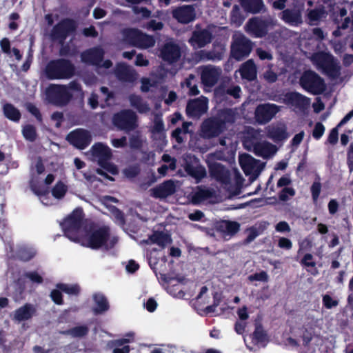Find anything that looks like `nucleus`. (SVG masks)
Segmentation results:
<instances>
[{
  "label": "nucleus",
  "instance_id": "58",
  "mask_svg": "<svg viewBox=\"0 0 353 353\" xmlns=\"http://www.w3.org/2000/svg\"><path fill=\"white\" fill-rule=\"evenodd\" d=\"M194 79V77L190 75L188 79L185 81V85L190 89V94L192 95H196L199 93V91L195 85H192V80Z\"/></svg>",
  "mask_w": 353,
  "mask_h": 353
},
{
  "label": "nucleus",
  "instance_id": "26",
  "mask_svg": "<svg viewBox=\"0 0 353 353\" xmlns=\"http://www.w3.org/2000/svg\"><path fill=\"white\" fill-rule=\"evenodd\" d=\"M176 185L172 181H167L151 190V194L156 198H165L175 192Z\"/></svg>",
  "mask_w": 353,
  "mask_h": 353
},
{
  "label": "nucleus",
  "instance_id": "12",
  "mask_svg": "<svg viewBox=\"0 0 353 353\" xmlns=\"http://www.w3.org/2000/svg\"><path fill=\"white\" fill-rule=\"evenodd\" d=\"M67 140L75 148L84 149L90 143L91 135L88 130L79 128L70 132Z\"/></svg>",
  "mask_w": 353,
  "mask_h": 353
},
{
  "label": "nucleus",
  "instance_id": "55",
  "mask_svg": "<svg viewBox=\"0 0 353 353\" xmlns=\"http://www.w3.org/2000/svg\"><path fill=\"white\" fill-rule=\"evenodd\" d=\"M295 194V191L292 188H285L279 194V199L282 201H286L289 196H292Z\"/></svg>",
  "mask_w": 353,
  "mask_h": 353
},
{
  "label": "nucleus",
  "instance_id": "34",
  "mask_svg": "<svg viewBox=\"0 0 353 353\" xmlns=\"http://www.w3.org/2000/svg\"><path fill=\"white\" fill-rule=\"evenodd\" d=\"M149 241L152 243H156L158 245L164 248L168 244L171 243L172 239L170 236L163 232H156L150 236Z\"/></svg>",
  "mask_w": 353,
  "mask_h": 353
},
{
  "label": "nucleus",
  "instance_id": "64",
  "mask_svg": "<svg viewBox=\"0 0 353 353\" xmlns=\"http://www.w3.org/2000/svg\"><path fill=\"white\" fill-rule=\"evenodd\" d=\"M263 77L267 81H268L270 83L275 82L277 79L276 74L275 72H274L273 71H272L271 70H267L263 74Z\"/></svg>",
  "mask_w": 353,
  "mask_h": 353
},
{
  "label": "nucleus",
  "instance_id": "16",
  "mask_svg": "<svg viewBox=\"0 0 353 353\" xmlns=\"http://www.w3.org/2000/svg\"><path fill=\"white\" fill-rule=\"evenodd\" d=\"M214 157L215 154H210L207 159L210 175L216 180L225 183L228 181V171L219 163L212 162Z\"/></svg>",
  "mask_w": 353,
  "mask_h": 353
},
{
  "label": "nucleus",
  "instance_id": "20",
  "mask_svg": "<svg viewBox=\"0 0 353 353\" xmlns=\"http://www.w3.org/2000/svg\"><path fill=\"white\" fill-rule=\"evenodd\" d=\"M221 74V70L212 65H208L203 68L201 72L202 82L205 86L211 88L217 81Z\"/></svg>",
  "mask_w": 353,
  "mask_h": 353
},
{
  "label": "nucleus",
  "instance_id": "48",
  "mask_svg": "<svg viewBox=\"0 0 353 353\" xmlns=\"http://www.w3.org/2000/svg\"><path fill=\"white\" fill-rule=\"evenodd\" d=\"M23 137L29 141H34L36 138L35 128L30 125H27L23 128Z\"/></svg>",
  "mask_w": 353,
  "mask_h": 353
},
{
  "label": "nucleus",
  "instance_id": "37",
  "mask_svg": "<svg viewBox=\"0 0 353 353\" xmlns=\"http://www.w3.org/2000/svg\"><path fill=\"white\" fill-rule=\"evenodd\" d=\"M130 105L136 108L139 113H147L150 111L149 105L139 97L131 95L129 97Z\"/></svg>",
  "mask_w": 353,
  "mask_h": 353
},
{
  "label": "nucleus",
  "instance_id": "21",
  "mask_svg": "<svg viewBox=\"0 0 353 353\" xmlns=\"http://www.w3.org/2000/svg\"><path fill=\"white\" fill-rule=\"evenodd\" d=\"M115 75L121 81L133 82L137 79V74L130 66L119 63L115 69Z\"/></svg>",
  "mask_w": 353,
  "mask_h": 353
},
{
  "label": "nucleus",
  "instance_id": "31",
  "mask_svg": "<svg viewBox=\"0 0 353 353\" xmlns=\"http://www.w3.org/2000/svg\"><path fill=\"white\" fill-rule=\"evenodd\" d=\"M239 72L241 74L242 79L248 81L254 80L256 77V68L252 60H248L244 63Z\"/></svg>",
  "mask_w": 353,
  "mask_h": 353
},
{
  "label": "nucleus",
  "instance_id": "59",
  "mask_svg": "<svg viewBox=\"0 0 353 353\" xmlns=\"http://www.w3.org/2000/svg\"><path fill=\"white\" fill-rule=\"evenodd\" d=\"M278 246L282 249L290 250L292 248V243L287 238L281 237L278 241Z\"/></svg>",
  "mask_w": 353,
  "mask_h": 353
},
{
  "label": "nucleus",
  "instance_id": "2",
  "mask_svg": "<svg viewBox=\"0 0 353 353\" xmlns=\"http://www.w3.org/2000/svg\"><path fill=\"white\" fill-rule=\"evenodd\" d=\"M44 170L42 160L37 159L31 170L30 188L33 192L38 196L41 202L48 205L52 203L50 199L48 185L54 181V176L53 174H49L44 181L41 180L39 176L44 172Z\"/></svg>",
  "mask_w": 353,
  "mask_h": 353
},
{
  "label": "nucleus",
  "instance_id": "23",
  "mask_svg": "<svg viewBox=\"0 0 353 353\" xmlns=\"http://www.w3.org/2000/svg\"><path fill=\"white\" fill-rule=\"evenodd\" d=\"M212 34L208 30H196L190 39L191 45L195 48H202L211 41Z\"/></svg>",
  "mask_w": 353,
  "mask_h": 353
},
{
  "label": "nucleus",
  "instance_id": "60",
  "mask_svg": "<svg viewBox=\"0 0 353 353\" xmlns=\"http://www.w3.org/2000/svg\"><path fill=\"white\" fill-rule=\"evenodd\" d=\"M154 85V82L148 78H143L141 79V89L143 92H147L150 90V88Z\"/></svg>",
  "mask_w": 353,
  "mask_h": 353
},
{
  "label": "nucleus",
  "instance_id": "39",
  "mask_svg": "<svg viewBox=\"0 0 353 353\" xmlns=\"http://www.w3.org/2000/svg\"><path fill=\"white\" fill-rule=\"evenodd\" d=\"M326 17V12L322 9L311 10L307 13L309 23L312 26L318 24L323 19Z\"/></svg>",
  "mask_w": 353,
  "mask_h": 353
},
{
  "label": "nucleus",
  "instance_id": "7",
  "mask_svg": "<svg viewBox=\"0 0 353 353\" xmlns=\"http://www.w3.org/2000/svg\"><path fill=\"white\" fill-rule=\"evenodd\" d=\"M46 72L50 79H68L72 76L74 68L69 61L60 59L50 62Z\"/></svg>",
  "mask_w": 353,
  "mask_h": 353
},
{
  "label": "nucleus",
  "instance_id": "5",
  "mask_svg": "<svg viewBox=\"0 0 353 353\" xmlns=\"http://www.w3.org/2000/svg\"><path fill=\"white\" fill-rule=\"evenodd\" d=\"M313 64L323 72L335 77L339 74L340 67L333 57L329 53L317 52L311 57Z\"/></svg>",
  "mask_w": 353,
  "mask_h": 353
},
{
  "label": "nucleus",
  "instance_id": "44",
  "mask_svg": "<svg viewBox=\"0 0 353 353\" xmlns=\"http://www.w3.org/2000/svg\"><path fill=\"white\" fill-rule=\"evenodd\" d=\"M221 228L227 234L233 235L239 231L240 225L236 221H223Z\"/></svg>",
  "mask_w": 353,
  "mask_h": 353
},
{
  "label": "nucleus",
  "instance_id": "6",
  "mask_svg": "<svg viewBox=\"0 0 353 353\" xmlns=\"http://www.w3.org/2000/svg\"><path fill=\"white\" fill-rule=\"evenodd\" d=\"M123 36L127 43L141 49L153 47L156 42L152 36L144 34L137 29L124 30Z\"/></svg>",
  "mask_w": 353,
  "mask_h": 353
},
{
  "label": "nucleus",
  "instance_id": "57",
  "mask_svg": "<svg viewBox=\"0 0 353 353\" xmlns=\"http://www.w3.org/2000/svg\"><path fill=\"white\" fill-rule=\"evenodd\" d=\"M88 332L85 326H78L70 330V334L73 336H82Z\"/></svg>",
  "mask_w": 353,
  "mask_h": 353
},
{
  "label": "nucleus",
  "instance_id": "61",
  "mask_svg": "<svg viewBox=\"0 0 353 353\" xmlns=\"http://www.w3.org/2000/svg\"><path fill=\"white\" fill-rule=\"evenodd\" d=\"M321 186L320 183L315 182L312 184L311 188V192L312 198L314 201H316L321 192Z\"/></svg>",
  "mask_w": 353,
  "mask_h": 353
},
{
  "label": "nucleus",
  "instance_id": "63",
  "mask_svg": "<svg viewBox=\"0 0 353 353\" xmlns=\"http://www.w3.org/2000/svg\"><path fill=\"white\" fill-rule=\"evenodd\" d=\"M133 11L136 14L140 15L143 17H148L150 16V12L143 7L134 6L133 8Z\"/></svg>",
  "mask_w": 353,
  "mask_h": 353
},
{
  "label": "nucleus",
  "instance_id": "17",
  "mask_svg": "<svg viewBox=\"0 0 353 353\" xmlns=\"http://www.w3.org/2000/svg\"><path fill=\"white\" fill-rule=\"evenodd\" d=\"M223 128V123L219 119H208L202 125L201 134L205 138H210L219 135Z\"/></svg>",
  "mask_w": 353,
  "mask_h": 353
},
{
  "label": "nucleus",
  "instance_id": "15",
  "mask_svg": "<svg viewBox=\"0 0 353 353\" xmlns=\"http://www.w3.org/2000/svg\"><path fill=\"white\" fill-rule=\"evenodd\" d=\"M208 101L204 97L190 101L186 108L187 114L191 117H199L208 110Z\"/></svg>",
  "mask_w": 353,
  "mask_h": 353
},
{
  "label": "nucleus",
  "instance_id": "47",
  "mask_svg": "<svg viewBox=\"0 0 353 353\" xmlns=\"http://www.w3.org/2000/svg\"><path fill=\"white\" fill-rule=\"evenodd\" d=\"M191 124L192 123L190 122H185L183 124L182 128H177L172 132V137L176 139L179 143L183 141V139L181 137L180 134L182 132L187 133L188 132V128Z\"/></svg>",
  "mask_w": 353,
  "mask_h": 353
},
{
  "label": "nucleus",
  "instance_id": "43",
  "mask_svg": "<svg viewBox=\"0 0 353 353\" xmlns=\"http://www.w3.org/2000/svg\"><path fill=\"white\" fill-rule=\"evenodd\" d=\"M145 138L139 132L132 134L130 137V146L132 148L140 149L145 143Z\"/></svg>",
  "mask_w": 353,
  "mask_h": 353
},
{
  "label": "nucleus",
  "instance_id": "53",
  "mask_svg": "<svg viewBox=\"0 0 353 353\" xmlns=\"http://www.w3.org/2000/svg\"><path fill=\"white\" fill-rule=\"evenodd\" d=\"M211 192L209 190H199L195 193L194 196V199L195 201L199 202L208 198Z\"/></svg>",
  "mask_w": 353,
  "mask_h": 353
},
{
  "label": "nucleus",
  "instance_id": "14",
  "mask_svg": "<svg viewBox=\"0 0 353 353\" xmlns=\"http://www.w3.org/2000/svg\"><path fill=\"white\" fill-rule=\"evenodd\" d=\"M160 57L169 63L176 61L181 57V50L179 46L169 41L166 42L160 50Z\"/></svg>",
  "mask_w": 353,
  "mask_h": 353
},
{
  "label": "nucleus",
  "instance_id": "19",
  "mask_svg": "<svg viewBox=\"0 0 353 353\" xmlns=\"http://www.w3.org/2000/svg\"><path fill=\"white\" fill-rule=\"evenodd\" d=\"M239 163L246 175H254L259 172V162L249 154L239 156Z\"/></svg>",
  "mask_w": 353,
  "mask_h": 353
},
{
  "label": "nucleus",
  "instance_id": "1",
  "mask_svg": "<svg viewBox=\"0 0 353 353\" xmlns=\"http://www.w3.org/2000/svg\"><path fill=\"white\" fill-rule=\"evenodd\" d=\"M117 241V236L111 232L109 228L104 226L85 230L77 243L92 249H108L114 247Z\"/></svg>",
  "mask_w": 353,
  "mask_h": 353
},
{
  "label": "nucleus",
  "instance_id": "40",
  "mask_svg": "<svg viewBox=\"0 0 353 353\" xmlns=\"http://www.w3.org/2000/svg\"><path fill=\"white\" fill-rule=\"evenodd\" d=\"M252 342L258 345L264 346L268 342V336L261 327H256L252 336H250Z\"/></svg>",
  "mask_w": 353,
  "mask_h": 353
},
{
  "label": "nucleus",
  "instance_id": "46",
  "mask_svg": "<svg viewBox=\"0 0 353 353\" xmlns=\"http://www.w3.org/2000/svg\"><path fill=\"white\" fill-rule=\"evenodd\" d=\"M189 174L195 178L197 181H199L206 174V172L204 168L201 166L191 167L188 169Z\"/></svg>",
  "mask_w": 353,
  "mask_h": 353
},
{
  "label": "nucleus",
  "instance_id": "54",
  "mask_svg": "<svg viewBox=\"0 0 353 353\" xmlns=\"http://www.w3.org/2000/svg\"><path fill=\"white\" fill-rule=\"evenodd\" d=\"M221 145L228 146L230 148L231 154H233L236 148L237 143L236 141H231L229 139H223L220 141Z\"/></svg>",
  "mask_w": 353,
  "mask_h": 353
},
{
  "label": "nucleus",
  "instance_id": "62",
  "mask_svg": "<svg viewBox=\"0 0 353 353\" xmlns=\"http://www.w3.org/2000/svg\"><path fill=\"white\" fill-rule=\"evenodd\" d=\"M163 24L160 21H156L154 20L150 21L146 26L148 30H159L163 28Z\"/></svg>",
  "mask_w": 353,
  "mask_h": 353
},
{
  "label": "nucleus",
  "instance_id": "52",
  "mask_svg": "<svg viewBox=\"0 0 353 353\" xmlns=\"http://www.w3.org/2000/svg\"><path fill=\"white\" fill-rule=\"evenodd\" d=\"M301 263L306 268H314L316 266V263L313 260V256L311 254H305Z\"/></svg>",
  "mask_w": 353,
  "mask_h": 353
},
{
  "label": "nucleus",
  "instance_id": "29",
  "mask_svg": "<svg viewBox=\"0 0 353 353\" xmlns=\"http://www.w3.org/2000/svg\"><path fill=\"white\" fill-rule=\"evenodd\" d=\"M91 152L94 157L97 158L100 164L105 159H109L111 157V149L101 143L94 144L91 149Z\"/></svg>",
  "mask_w": 353,
  "mask_h": 353
},
{
  "label": "nucleus",
  "instance_id": "28",
  "mask_svg": "<svg viewBox=\"0 0 353 353\" xmlns=\"http://www.w3.org/2000/svg\"><path fill=\"white\" fill-rule=\"evenodd\" d=\"M34 312V307L32 305L26 304L14 311L13 320L19 323L27 321L32 318Z\"/></svg>",
  "mask_w": 353,
  "mask_h": 353
},
{
  "label": "nucleus",
  "instance_id": "24",
  "mask_svg": "<svg viewBox=\"0 0 353 353\" xmlns=\"http://www.w3.org/2000/svg\"><path fill=\"white\" fill-rule=\"evenodd\" d=\"M268 24L267 22L257 19H250L246 25L247 31L256 37H261L267 32Z\"/></svg>",
  "mask_w": 353,
  "mask_h": 353
},
{
  "label": "nucleus",
  "instance_id": "25",
  "mask_svg": "<svg viewBox=\"0 0 353 353\" xmlns=\"http://www.w3.org/2000/svg\"><path fill=\"white\" fill-rule=\"evenodd\" d=\"M79 287L76 285L58 284L57 289L54 290L51 292V298L57 304H61V293L60 291L64 292L68 294H76L79 292Z\"/></svg>",
  "mask_w": 353,
  "mask_h": 353
},
{
  "label": "nucleus",
  "instance_id": "30",
  "mask_svg": "<svg viewBox=\"0 0 353 353\" xmlns=\"http://www.w3.org/2000/svg\"><path fill=\"white\" fill-rule=\"evenodd\" d=\"M74 29V22L70 20H65L57 26L53 30L54 38L61 39L65 38L67 34Z\"/></svg>",
  "mask_w": 353,
  "mask_h": 353
},
{
  "label": "nucleus",
  "instance_id": "36",
  "mask_svg": "<svg viewBox=\"0 0 353 353\" xmlns=\"http://www.w3.org/2000/svg\"><path fill=\"white\" fill-rule=\"evenodd\" d=\"M288 103L295 108H302L308 103L307 99L301 94L293 92L288 94Z\"/></svg>",
  "mask_w": 353,
  "mask_h": 353
},
{
  "label": "nucleus",
  "instance_id": "56",
  "mask_svg": "<svg viewBox=\"0 0 353 353\" xmlns=\"http://www.w3.org/2000/svg\"><path fill=\"white\" fill-rule=\"evenodd\" d=\"M275 230L280 233L290 232L291 228L286 221H280L275 225Z\"/></svg>",
  "mask_w": 353,
  "mask_h": 353
},
{
  "label": "nucleus",
  "instance_id": "49",
  "mask_svg": "<svg viewBox=\"0 0 353 353\" xmlns=\"http://www.w3.org/2000/svg\"><path fill=\"white\" fill-rule=\"evenodd\" d=\"M269 276L266 272L261 271L249 276L248 279L250 281H257L261 282H268Z\"/></svg>",
  "mask_w": 353,
  "mask_h": 353
},
{
  "label": "nucleus",
  "instance_id": "41",
  "mask_svg": "<svg viewBox=\"0 0 353 353\" xmlns=\"http://www.w3.org/2000/svg\"><path fill=\"white\" fill-rule=\"evenodd\" d=\"M243 7L251 12H259L263 6L262 0H241Z\"/></svg>",
  "mask_w": 353,
  "mask_h": 353
},
{
  "label": "nucleus",
  "instance_id": "11",
  "mask_svg": "<svg viewBox=\"0 0 353 353\" xmlns=\"http://www.w3.org/2000/svg\"><path fill=\"white\" fill-rule=\"evenodd\" d=\"M252 50L250 41L241 34H236L232 46V56L240 61L249 55Z\"/></svg>",
  "mask_w": 353,
  "mask_h": 353
},
{
  "label": "nucleus",
  "instance_id": "3",
  "mask_svg": "<svg viewBox=\"0 0 353 353\" xmlns=\"http://www.w3.org/2000/svg\"><path fill=\"white\" fill-rule=\"evenodd\" d=\"M46 93L47 99L57 105L67 103L72 97H83L80 85L75 82H71L68 86L51 85Z\"/></svg>",
  "mask_w": 353,
  "mask_h": 353
},
{
  "label": "nucleus",
  "instance_id": "27",
  "mask_svg": "<svg viewBox=\"0 0 353 353\" xmlns=\"http://www.w3.org/2000/svg\"><path fill=\"white\" fill-rule=\"evenodd\" d=\"M276 147L267 141L259 142L254 145V151L258 156L268 158L276 152Z\"/></svg>",
  "mask_w": 353,
  "mask_h": 353
},
{
  "label": "nucleus",
  "instance_id": "9",
  "mask_svg": "<svg viewBox=\"0 0 353 353\" xmlns=\"http://www.w3.org/2000/svg\"><path fill=\"white\" fill-rule=\"evenodd\" d=\"M112 122L121 130L130 131L138 126L137 116L132 110H123L114 115Z\"/></svg>",
  "mask_w": 353,
  "mask_h": 353
},
{
  "label": "nucleus",
  "instance_id": "51",
  "mask_svg": "<svg viewBox=\"0 0 353 353\" xmlns=\"http://www.w3.org/2000/svg\"><path fill=\"white\" fill-rule=\"evenodd\" d=\"M323 303L326 308L330 309L338 305V301L330 295L325 294L323 296Z\"/></svg>",
  "mask_w": 353,
  "mask_h": 353
},
{
  "label": "nucleus",
  "instance_id": "13",
  "mask_svg": "<svg viewBox=\"0 0 353 353\" xmlns=\"http://www.w3.org/2000/svg\"><path fill=\"white\" fill-rule=\"evenodd\" d=\"M279 111L275 104H263L259 105L255 111V118L259 123L264 124L269 122Z\"/></svg>",
  "mask_w": 353,
  "mask_h": 353
},
{
  "label": "nucleus",
  "instance_id": "18",
  "mask_svg": "<svg viewBox=\"0 0 353 353\" xmlns=\"http://www.w3.org/2000/svg\"><path fill=\"white\" fill-rule=\"evenodd\" d=\"M267 136L277 142L286 139L288 134L286 130V126L283 123H275L268 125L265 128Z\"/></svg>",
  "mask_w": 353,
  "mask_h": 353
},
{
  "label": "nucleus",
  "instance_id": "45",
  "mask_svg": "<svg viewBox=\"0 0 353 353\" xmlns=\"http://www.w3.org/2000/svg\"><path fill=\"white\" fill-rule=\"evenodd\" d=\"M67 190V186L63 183L59 181L52 188V194L55 199H61L65 196Z\"/></svg>",
  "mask_w": 353,
  "mask_h": 353
},
{
  "label": "nucleus",
  "instance_id": "50",
  "mask_svg": "<svg viewBox=\"0 0 353 353\" xmlns=\"http://www.w3.org/2000/svg\"><path fill=\"white\" fill-rule=\"evenodd\" d=\"M325 126L321 123H316L312 132V136L316 139H319L325 132Z\"/></svg>",
  "mask_w": 353,
  "mask_h": 353
},
{
  "label": "nucleus",
  "instance_id": "38",
  "mask_svg": "<svg viewBox=\"0 0 353 353\" xmlns=\"http://www.w3.org/2000/svg\"><path fill=\"white\" fill-rule=\"evenodd\" d=\"M3 110L5 117L12 121H18L21 118L19 111L12 104H5Z\"/></svg>",
  "mask_w": 353,
  "mask_h": 353
},
{
  "label": "nucleus",
  "instance_id": "42",
  "mask_svg": "<svg viewBox=\"0 0 353 353\" xmlns=\"http://www.w3.org/2000/svg\"><path fill=\"white\" fill-rule=\"evenodd\" d=\"M133 337H134V334L129 333L126 335L125 339L117 341L115 343H116V345L117 347L114 350L113 352L114 353H128L130 351L129 346L124 345L121 348H120L119 347L123 345L125 343H130L131 341H132Z\"/></svg>",
  "mask_w": 353,
  "mask_h": 353
},
{
  "label": "nucleus",
  "instance_id": "10",
  "mask_svg": "<svg viewBox=\"0 0 353 353\" xmlns=\"http://www.w3.org/2000/svg\"><path fill=\"white\" fill-rule=\"evenodd\" d=\"M104 52L101 48H94L82 53L81 59L83 62L94 65L98 69L109 68L112 66V62L110 60L102 61Z\"/></svg>",
  "mask_w": 353,
  "mask_h": 353
},
{
  "label": "nucleus",
  "instance_id": "22",
  "mask_svg": "<svg viewBox=\"0 0 353 353\" xmlns=\"http://www.w3.org/2000/svg\"><path fill=\"white\" fill-rule=\"evenodd\" d=\"M173 17L180 23H188L195 18V12L191 6H183L173 10Z\"/></svg>",
  "mask_w": 353,
  "mask_h": 353
},
{
  "label": "nucleus",
  "instance_id": "32",
  "mask_svg": "<svg viewBox=\"0 0 353 353\" xmlns=\"http://www.w3.org/2000/svg\"><path fill=\"white\" fill-rule=\"evenodd\" d=\"M282 19L287 23L296 26L302 23L301 13L299 10H285L281 13Z\"/></svg>",
  "mask_w": 353,
  "mask_h": 353
},
{
  "label": "nucleus",
  "instance_id": "35",
  "mask_svg": "<svg viewBox=\"0 0 353 353\" xmlns=\"http://www.w3.org/2000/svg\"><path fill=\"white\" fill-rule=\"evenodd\" d=\"M93 299L95 305L93 307L94 313H102L108 310L109 305L105 297L100 293H97L93 295Z\"/></svg>",
  "mask_w": 353,
  "mask_h": 353
},
{
  "label": "nucleus",
  "instance_id": "33",
  "mask_svg": "<svg viewBox=\"0 0 353 353\" xmlns=\"http://www.w3.org/2000/svg\"><path fill=\"white\" fill-rule=\"evenodd\" d=\"M152 137L154 139L163 141L165 139V128L161 117L156 115L154 119V125L151 130Z\"/></svg>",
  "mask_w": 353,
  "mask_h": 353
},
{
  "label": "nucleus",
  "instance_id": "4",
  "mask_svg": "<svg viewBox=\"0 0 353 353\" xmlns=\"http://www.w3.org/2000/svg\"><path fill=\"white\" fill-rule=\"evenodd\" d=\"M83 210L77 208L61 223V228L65 236L71 241L77 243L85 231V230H83L81 228Z\"/></svg>",
  "mask_w": 353,
  "mask_h": 353
},
{
  "label": "nucleus",
  "instance_id": "8",
  "mask_svg": "<svg viewBox=\"0 0 353 353\" xmlns=\"http://www.w3.org/2000/svg\"><path fill=\"white\" fill-rule=\"evenodd\" d=\"M300 83L303 89L314 94H320L325 90L323 79L312 71L305 72L301 77Z\"/></svg>",
  "mask_w": 353,
  "mask_h": 353
}]
</instances>
